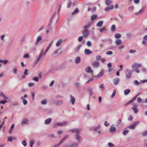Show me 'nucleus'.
I'll use <instances>...</instances> for the list:
<instances>
[{
	"label": "nucleus",
	"instance_id": "1",
	"mask_svg": "<svg viewBox=\"0 0 147 147\" xmlns=\"http://www.w3.org/2000/svg\"><path fill=\"white\" fill-rule=\"evenodd\" d=\"M70 132L74 133L76 132V133L75 135V139L77 140L79 142H81L83 140L82 137L80 136V132L82 129L80 128H76L74 129H72L69 130Z\"/></svg>",
	"mask_w": 147,
	"mask_h": 147
},
{
	"label": "nucleus",
	"instance_id": "2",
	"mask_svg": "<svg viewBox=\"0 0 147 147\" xmlns=\"http://www.w3.org/2000/svg\"><path fill=\"white\" fill-rule=\"evenodd\" d=\"M44 50L42 49L41 50L40 53L38 57H36L37 59L35 61V64H36L41 59H42L44 56L45 55L46 53L45 52H44Z\"/></svg>",
	"mask_w": 147,
	"mask_h": 147
},
{
	"label": "nucleus",
	"instance_id": "3",
	"mask_svg": "<svg viewBox=\"0 0 147 147\" xmlns=\"http://www.w3.org/2000/svg\"><path fill=\"white\" fill-rule=\"evenodd\" d=\"M67 124L68 122L67 121H63L62 122H57L54 125L53 127L54 128H56L58 126H64Z\"/></svg>",
	"mask_w": 147,
	"mask_h": 147
},
{
	"label": "nucleus",
	"instance_id": "4",
	"mask_svg": "<svg viewBox=\"0 0 147 147\" xmlns=\"http://www.w3.org/2000/svg\"><path fill=\"white\" fill-rule=\"evenodd\" d=\"M132 75L131 71L128 69H127L125 72V77L127 79H130Z\"/></svg>",
	"mask_w": 147,
	"mask_h": 147
},
{
	"label": "nucleus",
	"instance_id": "5",
	"mask_svg": "<svg viewBox=\"0 0 147 147\" xmlns=\"http://www.w3.org/2000/svg\"><path fill=\"white\" fill-rule=\"evenodd\" d=\"M29 123V120L27 118L23 119L21 123V125L23 126L25 125H28Z\"/></svg>",
	"mask_w": 147,
	"mask_h": 147
},
{
	"label": "nucleus",
	"instance_id": "6",
	"mask_svg": "<svg viewBox=\"0 0 147 147\" xmlns=\"http://www.w3.org/2000/svg\"><path fill=\"white\" fill-rule=\"evenodd\" d=\"M142 66V64L141 63L135 62L131 65V67L132 68L137 69L141 67Z\"/></svg>",
	"mask_w": 147,
	"mask_h": 147
},
{
	"label": "nucleus",
	"instance_id": "7",
	"mask_svg": "<svg viewBox=\"0 0 147 147\" xmlns=\"http://www.w3.org/2000/svg\"><path fill=\"white\" fill-rule=\"evenodd\" d=\"M139 121H136L128 127L127 128L131 129H134L135 126L139 123Z\"/></svg>",
	"mask_w": 147,
	"mask_h": 147
},
{
	"label": "nucleus",
	"instance_id": "8",
	"mask_svg": "<svg viewBox=\"0 0 147 147\" xmlns=\"http://www.w3.org/2000/svg\"><path fill=\"white\" fill-rule=\"evenodd\" d=\"M62 51L61 49H59L55 51L53 53V54L55 55V56H58L62 53Z\"/></svg>",
	"mask_w": 147,
	"mask_h": 147
},
{
	"label": "nucleus",
	"instance_id": "9",
	"mask_svg": "<svg viewBox=\"0 0 147 147\" xmlns=\"http://www.w3.org/2000/svg\"><path fill=\"white\" fill-rule=\"evenodd\" d=\"M92 65L94 67H98L100 66V63L99 62L94 61L91 63Z\"/></svg>",
	"mask_w": 147,
	"mask_h": 147
},
{
	"label": "nucleus",
	"instance_id": "10",
	"mask_svg": "<svg viewBox=\"0 0 147 147\" xmlns=\"http://www.w3.org/2000/svg\"><path fill=\"white\" fill-rule=\"evenodd\" d=\"M70 102L72 105H74L75 104L76 101V99L72 95H70Z\"/></svg>",
	"mask_w": 147,
	"mask_h": 147
},
{
	"label": "nucleus",
	"instance_id": "11",
	"mask_svg": "<svg viewBox=\"0 0 147 147\" xmlns=\"http://www.w3.org/2000/svg\"><path fill=\"white\" fill-rule=\"evenodd\" d=\"M89 31L87 29H84L82 32L83 36L84 37H87L89 34Z\"/></svg>",
	"mask_w": 147,
	"mask_h": 147
},
{
	"label": "nucleus",
	"instance_id": "12",
	"mask_svg": "<svg viewBox=\"0 0 147 147\" xmlns=\"http://www.w3.org/2000/svg\"><path fill=\"white\" fill-rule=\"evenodd\" d=\"M42 37L41 36H38L36 39L35 42V45H37L38 44L39 42L42 40Z\"/></svg>",
	"mask_w": 147,
	"mask_h": 147
},
{
	"label": "nucleus",
	"instance_id": "13",
	"mask_svg": "<svg viewBox=\"0 0 147 147\" xmlns=\"http://www.w3.org/2000/svg\"><path fill=\"white\" fill-rule=\"evenodd\" d=\"M52 119L51 118H50L45 120V123L46 125H49L51 122Z\"/></svg>",
	"mask_w": 147,
	"mask_h": 147
},
{
	"label": "nucleus",
	"instance_id": "14",
	"mask_svg": "<svg viewBox=\"0 0 147 147\" xmlns=\"http://www.w3.org/2000/svg\"><path fill=\"white\" fill-rule=\"evenodd\" d=\"M104 74V71L103 70H102L97 75L95 76V78H99L102 76Z\"/></svg>",
	"mask_w": 147,
	"mask_h": 147
},
{
	"label": "nucleus",
	"instance_id": "15",
	"mask_svg": "<svg viewBox=\"0 0 147 147\" xmlns=\"http://www.w3.org/2000/svg\"><path fill=\"white\" fill-rule=\"evenodd\" d=\"M84 53L86 55L91 54L92 53V51L90 49H85L84 51Z\"/></svg>",
	"mask_w": 147,
	"mask_h": 147
},
{
	"label": "nucleus",
	"instance_id": "16",
	"mask_svg": "<svg viewBox=\"0 0 147 147\" xmlns=\"http://www.w3.org/2000/svg\"><path fill=\"white\" fill-rule=\"evenodd\" d=\"M116 130V128L113 125H112L109 129V131L111 132H114Z\"/></svg>",
	"mask_w": 147,
	"mask_h": 147
},
{
	"label": "nucleus",
	"instance_id": "17",
	"mask_svg": "<svg viewBox=\"0 0 147 147\" xmlns=\"http://www.w3.org/2000/svg\"><path fill=\"white\" fill-rule=\"evenodd\" d=\"M92 23L93 22H89L87 25L85 26L83 28H84L85 30L87 29V28H89L90 27Z\"/></svg>",
	"mask_w": 147,
	"mask_h": 147
},
{
	"label": "nucleus",
	"instance_id": "18",
	"mask_svg": "<svg viewBox=\"0 0 147 147\" xmlns=\"http://www.w3.org/2000/svg\"><path fill=\"white\" fill-rule=\"evenodd\" d=\"M63 41V40L62 39H61L58 40L56 43V46L58 47L60 46Z\"/></svg>",
	"mask_w": 147,
	"mask_h": 147
},
{
	"label": "nucleus",
	"instance_id": "19",
	"mask_svg": "<svg viewBox=\"0 0 147 147\" xmlns=\"http://www.w3.org/2000/svg\"><path fill=\"white\" fill-rule=\"evenodd\" d=\"M85 70L87 72L92 73L93 72V70L91 69V67L89 66L86 67Z\"/></svg>",
	"mask_w": 147,
	"mask_h": 147
},
{
	"label": "nucleus",
	"instance_id": "20",
	"mask_svg": "<svg viewBox=\"0 0 147 147\" xmlns=\"http://www.w3.org/2000/svg\"><path fill=\"white\" fill-rule=\"evenodd\" d=\"M132 109L134 111V112L135 113H137L138 111V109L137 108V106L136 105H134V107H132Z\"/></svg>",
	"mask_w": 147,
	"mask_h": 147
},
{
	"label": "nucleus",
	"instance_id": "21",
	"mask_svg": "<svg viewBox=\"0 0 147 147\" xmlns=\"http://www.w3.org/2000/svg\"><path fill=\"white\" fill-rule=\"evenodd\" d=\"M113 8V5H110L109 7H107L105 8V11H108L110 10L111 9H112Z\"/></svg>",
	"mask_w": 147,
	"mask_h": 147
},
{
	"label": "nucleus",
	"instance_id": "22",
	"mask_svg": "<svg viewBox=\"0 0 147 147\" xmlns=\"http://www.w3.org/2000/svg\"><path fill=\"white\" fill-rule=\"evenodd\" d=\"M113 80L114 81V84L115 85H117L118 84L120 81L119 79L118 78L114 79Z\"/></svg>",
	"mask_w": 147,
	"mask_h": 147
},
{
	"label": "nucleus",
	"instance_id": "23",
	"mask_svg": "<svg viewBox=\"0 0 147 147\" xmlns=\"http://www.w3.org/2000/svg\"><path fill=\"white\" fill-rule=\"evenodd\" d=\"M53 40H52L51 42V43L50 44H49L48 46L47 49H46L45 51L44 52L45 53H47V52L48 51L49 49L51 47L53 43Z\"/></svg>",
	"mask_w": 147,
	"mask_h": 147
},
{
	"label": "nucleus",
	"instance_id": "24",
	"mask_svg": "<svg viewBox=\"0 0 147 147\" xmlns=\"http://www.w3.org/2000/svg\"><path fill=\"white\" fill-rule=\"evenodd\" d=\"M103 21L101 20L99 21L96 24V26L98 27H101L103 23Z\"/></svg>",
	"mask_w": 147,
	"mask_h": 147
},
{
	"label": "nucleus",
	"instance_id": "25",
	"mask_svg": "<svg viewBox=\"0 0 147 147\" xmlns=\"http://www.w3.org/2000/svg\"><path fill=\"white\" fill-rule=\"evenodd\" d=\"M88 90L90 95H92L93 94V89L92 88L89 87L88 88Z\"/></svg>",
	"mask_w": 147,
	"mask_h": 147
},
{
	"label": "nucleus",
	"instance_id": "26",
	"mask_svg": "<svg viewBox=\"0 0 147 147\" xmlns=\"http://www.w3.org/2000/svg\"><path fill=\"white\" fill-rule=\"evenodd\" d=\"M115 42L116 44L119 45L121 44L122 41L120 39H118L115 41Z\"/></svg>",
	"mask_w": 147,
	"mask_h": 147
},
{
	"label": "nucleus",
	"instance_id": "27",
	"mask_svg": "<svg viewBox=\"0 0 147 147\" xmlns=\"http://www.w3.org/2000/svg\"><path fill=\"white\" fill-rule=\"evenodd\" d=\"M81 61L80 58V57L78 56L75 60V62L76 63H78L80 62Z\"/></svg>",
	"mask_w": 147,
	"mask_h": 147
},
{
	"label": "nucleus",
	"instance_id": "28",
	"mask_svg": "<svg viewBox=\"0 0 147 147\" xmlns=\"http://www.w3.org/2000/svg\"><path fill=\"white\" fill-rule=\"evenodd\" d=\"M63 103V101L61 100H58L55 102V104L56 105H60Z\"/></svg>",
	"mask_w": 147,
	"mask_h": 147
},
{
	"label": "nucleus",
	"instance_id": "29",
	"mask_svg": "<svg viewBox=\"0 0 147 147\" xmlns=\"http://www.w3.org/2000/svg\"><path fill=\"white\" fill-rule=\"evenodd\" d=\"M130 92V89H127L125 90L124 91V94L125 95H127Z\"/></svg>",
	"mask_w": 147,
	"mask_h": 147
},
{
	"label": "nucleus",
	"instance_id": "30",
	"mask_svg": "<svg viewBox=\"0 0 147 147\" xmlns=\"http://www.w3.org/2000/svg\"><path fill=\"white\" fill-rule=\"evenodd\" d=\"M79 12V10H78V8H76L73 11L71 15H74L75 13H78Z\"/></svg>",
	"mask_w": 147,
	"mask_h": 147
},
{
	"label": "nucleus",
	"instance_id": "31",
	"mask_svg": "<svg viewBox=\"0 0 147 147\" xmlns=\"http://www.w3.org/2000/svg\"><path fill=\"white\" fill-rule=\"evenodd\" d=\"M47 102V99H45L43 100H42L41 101V103L43 105H46Z\"/></svg>",
	"mask_w": 147,
	"mask_h": 147
},
{
	"label": "nucleus",
	"instance_id": "32",
	"mask_svg": "<svg viewBox=\"0 0 147 147\" xmlns=\"http://www.w3.org/2000/svg\"><path fill=\"white\" fill-rule=\"evenodd\" d=\"M21 98L23 100V103L24 105H26L28 103L27 101L25 99H24L23 96L21 97Z\"/></svg>",
	"mask_w": 147,
	"mask_h": 147
},
{
	"label": "nucleus",
	"instance_id": "33",
	"mask_svg": "<svg viewBox=\"0 0 147 147\" xmlns=\"http://www.w3.org/2000/svg\"><path fill=\"white\" fill-rule=\"evenodd\" d=\"M99 88L102 91H104L105 90V87L103 84H101L99 86Z\"/></svg>",
	"mask_w": 147,
	"mask_h": 147
},
{
	"label": "nucleus",
	"instance_id": "34",
	"mask_svg": "<svg viewBox=\"0 0 147 147\" xmlns=\"http://www.w3.org/2000/svg\"><path fill=\"white\" fill-rule=\"evenodd\" d=\"M97 16L96 14H94L91 16V20H94L97 17Z\"/></svg>",
	"mask_w": 147,
	"mask_h": 147
},
{
	"label": "nucleus",
	"instance_id": "35",
	"mask_svg": "<svg viewBox=\"0 0 147 147\" xmlns=\"http://www.w3.org/2000/svg\"><path fill=\"white\" fill-rule=\"evenodd\" d=\"M14 124H13L11 126L10 128V129L9 131V134H11L12 133V131L13 130L12 129L14 127Z\"/></svg>",
	"mask_w": 147,
	"mask_h": 147
},
{
	"label": "nucleus",
	"instance_id": "36",
	"mask_svg": "<svg viewBox=\"0 0 147 147\" xmlns=\"http://www.w3.org/2000/svg\"><path fill=\"white\" fill-rule=\"evenodd\" d=\"M116 29V26L115 25H113L111 28V31L113 32Z\"/></svg>",
	"mask_w": 147,
	"mask_h": 147
},
{
	"label": "nucleus",
	"instance_id": "37",
	"mask_svg": "<svg viewBox=\"0 0 147 147\" xmlns=\"http://www.w3.org/2000/svg\"><path fill=\"white\" fill-rule=\"evenodd\" d=\"M121 36V35L120 33H117L115 34V38H120Z\"/></svg>",
	"mask_w": 147,
	"mask_h": 147
},
{
	"label": "nucleus",
	"instance_id": "38",
	"mask_svg": "<svg viewBox=\"0 0 147 147\" xmlns=\"http://www.w3.org/2000/svg\"><path fill=\"white\" fill-rule=\"evenodd\" d=\"M107 30V29L105 27H103L102 28L99 29V30L101 32H105Z\"/></svg>",
	"mask_w": 147,
	"mask_h": 147
},
{
	"label": "nucleus",
	"instance_id": "39",
	"mask_svg": "<svg viewBox=\"0 0 147 147\" xmlns=\"http://www.w3.org/2000/svg\"><path fill=\"white\" fill-rule=\"evenodd\" d=\"M129 131L128 129H125V130L123 131V135H126L129 132Z\"/></svg>",
	"mask_w": 147,
	"mask_h": 147
},
{
	"label": "nucleus",
	"instance_id": "40",
	"mask_svg": "<svg viewBox=\"0 0 147 147\" xmlns=\"http://www.w3.org/2000/svg\"><path fill=\"white\" fill-rule=\"evenodd\" d=\"M0 62L1 63H3L4 64H5L8 62V61L7 60H2L1 59L0 60Z\"/></svg>",
	"mask_w": 147,
	"mask_h": 147
},
{
	"label": "nucleus",
	"instance_id": "41",
	"mask_svg": "<svg viewBox=\"0 0 147 147\" xmlns=\"http://www.w3.org/2000/svg\"><path fill=\"white\" fill-rule=\"evenodd\" d=\"M112 3L111 0H106V3L107 5H109Z\"/></svg>",
	"mask_w": 147,
	"mask_h": 147
},
{
	"label": "nucleus",
	"instance_id": "42",
	"mask_svg": "<svg viewBox=\"0 0 147 147\" xmlns=\"http://www.w3.org/2000/svg\"><path fill=\"white\" fill-rule=\"evenodd\" d=\"M100 125H98L96 127H93L92 128V130H95V131L97 130H98L100 128Z\"/></svg>",
	"mask_w": 147,
	"mask_h": 147
},
{
	"label": "nucleus",
	"instance_id": "43",
	"mask_svg": "<svg viewBox=\"0 0 147 147\" xmlns=\"http://www.w3.org/2000/svg\"><path fill=\"white\" fill-rule=\"evenodd\" d=\"M70 147H78V144L76 143H73L70 145Z\"/></svg>",
	"mask_w": 147,
	"mask_h": 147
},
{
	"label": "nucleus",
	"instance_id": "44",
	"mask_svg": "<svg viewBox=\"0 0 147 147\" xmlns=\"http://www.w3.org/2000/svg\"><path fill=\"white\" fill-rule=\"evenodd\" d=\"M121 119H119L117 122V125H121Z\"/></svg>",
	"mask_w": 147,
	"mask_h": 147
},
{
	"label": "nucleus",
	"instance_id": "45",
	"mask_svg": "<svg viewBox=\"0 0 147 147\" xmlns=\"http://www.w3.org/2000/svg\"><path fill=\"white\" fill-rule=\"evenodd\" d=\"M75 84L76 86L77 87H79L80 86V83L77 81L75 82Z\"/></svg>",
	"mask_w": 147,
	"mask_h": 147
},
{
	"label": "nucleus",
	"instance_id": "46",
	"mask_svg": "<svg viewBox=\"0 0 147 147\" xmlns=\"http://www.w3.org/2000/svg\"><path fill=\"white\" fill-rule=\"evenodd\" d=\"M22 143L24 146L26 147V146L27 143L25 140H23L22 142Z\"/></svg>",
	"mask_w": 147,
	"mask_h": 147
},
{
	"label": "nucleus",
	"instance_id": "47",
	"mask_svg": "<svg viewBox=\"0 0 147 147\" xmlns=\"http://www.w3.org/2000/svg\"><path fill=\"white\" fill-rule=\"evenodd\" d=\"M134 83L136 85H138L140 84V82H139L137 80H135L134 82Z\"/></svg>",
	"mask_w": 147,
	"mask_h": 147
},
{
	"label": "nucleus",
	"instance_id": "48",
	"mask_svg": "<svg viewBox=\"0 0 147 147\" xmlns=\"http://www.w3.org/2000/svg\"><path fill=\"white\" fill-rule=\"evenodd\" d=\"M82 47L81 45H79L77 47L76 49H75L76 51H79L80 49V48Z\"/></svg>",
	"mask_w": 147,
	"mask_h": 147
},
{
	"label": "nucleus",
	"instance_id": "49",
	"mask_svg": "<svg viewBox=\"0 0 147 147\" xmlns=\"http://www.w3.org/2000/svg\"><path fill=\"white\" fill-rule=\"evenodd\" d=\"M32 79L36 82L38 81V78L37 77H34L32 78Z\"/></svg>",
	"mask_w": 147,
	"mask_h": 147
},
{
	"label": "nucleus",
	"instance_id": "50",
	"mask_svg": "<svg viewBox=\"0 0 147 147\" xmlns=\"http://www.w3.org/2000/svg\"><path fill=\"white\" fill-rule=\"evenodd\" d=\"M72 5V3L71 1H69L67 4V7L69 8Z\"/></svg>",
	"mask_w": 147,
	"mask_h": 147
},
{
	"label": "nucleus",
	"instance_id": "51",
	"mask_svg": "<svg viewBox=\"0 0 147 147\" xmlns=\"http://www.w3.org/2000/svg\"><path fill=\"white\" fill-rule=\"evenodd\" d=\"M116 93V90L114 89V90H113V92L111 96V97L112 98H113L115 96V94Z\"/></svg>",
	"mask_w": 147,
	"mask_h": 147
},
{
	"label": "nucleus",
	"instance_id": "52",
	"mask_svg": "<svg viewBox=\"0 0 147 147\" xmlns=\"http://www.w3.org/2000/svg\"><path fill=\"white\" fill-rule=\"evenodd\" d=\"M35 85V83L33 82H30L28 84V86L30 87L34 86Z\"/></svg>",
	"mask_w": 147,
	"mask_h": 147
},
{
	"label": "nucleus",
	"instance_id": "53",
	"mask_svg": "<svg viewBox=\"0 0 147 147\" xmlns=\"http://www.w3.org/2000/svg\"><path fill=\"white\" fill-rule=\"evenodd\" d=\"M87 45L88 47H91L92 46V43L90 41H88L86 42Z\"/></svg>",
	"mask_w": 147,
	"mask_h": 147
},
{
	"label": "nucleus",
	"instance_id": "54",
	"mask_svg": "<svg viewBox=\"0 0 147 147\" xmlns=\"http://www.w3.org/2000/svg\"><path fill=\"white\" fill-rule=\"evenodd\" d=\"M68 137V135H66L62 139V140L60 141L61 142V143H62Z\"/></svg>",
	"mask_w": 147,
	"mask_h": 147
},
{
	"label": "nucleus",
	"instance_id": "55",
	"mask_svg": "<svg viewBox=\"0 0 147 147\" xmlns=\"http://www.w3.org/2000/svg\"><path fill=\"white\" fill-rule=\"evenodd\" d=\"M106 54L107 55H112L113 54V52L112 51H107L106 52Z\"/></svg>",
	"mask_w": 147,
	"mask_h": 147
},
{
	"label": "nucleus",
	"instance_id": "56",
	"mask_svg": "<svg viewBox=\"0 0 147 147\" xmlns=\"http://www.w3.org/2000/svg\"><path fill=\"white\" fill-rule=\"evenodd\" d=\"M101 57L100 55H98L96 56V59L97 60H101Z\"/></svg>",
	"mask_w": 147,
	"mask_h": 147
},
{
	"label": "nucleus",
	"instance_id": "57",
	"mask_svg": "<svg viewBox=\"0 0 147 147\" xmlns=\"http://www.w3.org/2000/svg\"><path fill=\"white\" fill-rule=\"evenodd\" d=\"M34 142L33 140H32L30 141V145L31 147H33V145L34 144Z\"/></svg>",
	"mask_w": 147,
	"mask_h": 147
},
{
	"label": "nucleus",
	"instance_id": "58",
	"mask_svg": "<svg viewBox=\"0 0 147 147\" xmlns=\"http://www.w3.org/2000/svg\"><path fill=\"white\" fill-rule=\"evenodd\" d=\"M17 69L16 67L14 68L13 69V72L15 74L17 73Z\"/></svg>",
	"mask_w": 147,
	"mask_h": 147
},
{
	"label": "nucleus",
	"instance_id": "59",
	"mask_svg": "<svg viewBox=\"0 0 147 147\" xmlns=\"http://www.w3.org/2000/svg\"><path fill=\"white\" fill-rule=\"evenodd\" d=\"M1 95L3 97L4 99L5 100L7 99V97L2 93H1Z\"/></svg>",
	"mask_w": 147,
	"mask_h": 147
},
{
	"label": "nucleus",
	"instance_id": "60",
	"mask_svg": "<svg viewBox=\"0 0 147 147\" xmlns=\"http://www.w3.org/2000/svg\"><path fill=\"white\" fill-rule=\"evenodd\" d=\"M83 38V36H80L78 38V41L79 42H81Z\"/></svg>",
	"mask_w": 147,
	"mask_h": 147
},
{
	"label": "nucleus",
	"instance_id": "61",
	"mask_svg": "<svg viewBox=\"0 0 147 147\" xmlns=\"http://www.w3.org/2000/svg\"><path fill=\"white\" fill-rule=\"evenodd\" d=\"M108 145L110 147H113L114 146V144L111 142H109L108 143Z\"/></svg>",
	"mask_w": 147,
	"mask_h": 147
},
{
	"label": "nucleus",
	"instance_id": "62",
	"mask_svg": "<svg viewBox=\"0 0 147 147\" xmlns=\"http://www.w3.org/2000/svg\"><path fill=\"white\" fill-rule=\"evenodd\" d=\"M142 134L144 136L147 135V130L145 131H144L142 133Z\"/></svg>",
	"mask_w": 147,
	"mask_h": 147
},
{
	"label": "nucleus",
	"instance_id": "63",
	"mask_svg": "<svg viewBox=\"0 0 147 147\" xmlns=\"http://www.w3.org/2000/svg\"><path fill=\"white\" fill-rule=\"evenodd\" d=\"M146 40H143L142 41V44L145 46L147 45V41Z\"/></svg>",
	"mask_w": 147,
	"mask_h": 147
},
{
	"label": "nucleus",
	"instance_id": "64",
	"mask_svg": "<svg viewBox=\"0 0 147 147\" xmlns=\"http://www.w3.org/2000/svg\"><path fill=\"white\" fill-rule=\"evenodd\" d=\"M61 143L60 142L54 145L53 147H58Z\"/></svg>",
	"mask_w": 147,
	"mask_h": 147
}]
</instances>
